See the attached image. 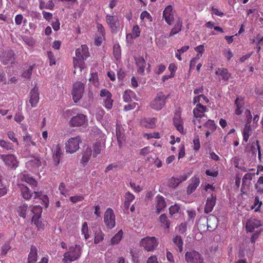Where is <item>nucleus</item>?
Returning a JSON list of instances; mask_svg holds the SVG:
<instances>
[{
    "mask_svg": "<svg viewBox=\"0 0 263 263\" xmlns=\"http://www.w3.org/2000/svg\"><path fill=\"white\" fill-rule=\"evenodd\" d=\"M104 239V233L100 229L96 231L95 235L94 242L95 243H100Z\"/></svg>",
    "mask_w": 263,
    "mask_h": 263,
    "instance_id": "obj_45",
    "label": "nucleus"
},
{
    "mask_svg": "<svg viewBox=\"0 0 263 263\" xmlns=\"http://www.w3.org/2000/svg\"><path fill=\"white\" fill-rule=\"evenodd\" d=\"M23 40L29 46H33L35 44V41L32 36H25Z\"/></svg>",
    "mask_w": 263,
    "mask_h": 263,
    "instance_id": "obj_51",
    "label": "nucleus"
},
{
    "mask_svg": "<svg viewBox=\"0 0 263 263\" xmlns=\"http://www.w3.org/2000/svg\"><path fill=\"white\" fill-rule=\"evenodd\" d=\"M261 221L257 219H249L247 221L246 230L248 232H252L254 231L255 229L261 226Z\"/></svg>",
    "mask_w": 263,
    "mask_h": 263,
    "instance_id": "obj_22",
    "label": "nucleus"
},
{
    "mask_svg": "<svg viewBox=\"0 0 263 263\" xmlns=\"http://www.w3.org/2000/svg\"><path fill=\"white\" fill-rule=\"evenodd\" d=\"M35 66V64H34L31 66H29L27 68H24L22 76L26 79H30L32 74L33 69Z\"/></svg>",
    "mask_w": 263,
    "mask_h": 263,
    "instance_id": "obj_38",
    "label": "nucleus"
},
{
    "mask_svg": "<svg viewBox=\"0 0 263 263\" xmlns=\"http://www.w3.org/2000/svg\"><path fill=\"white\" fill-rule=\"evenodd\" d=\"M34 198H40L42 200L43 203L46 206H47L49 203V199L47 195L43 194L42 192H37L36 191H34Z\"/></svg>",
    "mask_w": 263,
    "mask_h": 263,
    "instance_id": "obj_36",
    "label": "nucleus"
},
{
    "mask_svg": "<svg viewBox=\"0 0 263 263\" xmlns=\"http://www.w3.org/2000/svg\"><path fill=\"white\" fill-rule=\"evenodd\" d=\"M123 99L124 101L128 102L132 101V99L137 101L138 98L134 91L131 89H126L123 95Z\"/></svg>",
    "mask_w": 263,
    "mask_h": 263,
    "instance_id": "obj_29",
    "label": "nucleus"
},
{
    "mask_svg": "<svg viewBox=\"0 0 263 263\" xmlns=\"http://www.w3.org/2000/svg\"><path fill=\"white\" fill-rule=\"evenodd\" d=\"M204 128L208 129L210 131L213 132L215 131L217 126L214 122V121L209 119L208 121L205 122L203 125Z\"/></svg>",
    "mask_w": 263,
    "mask_h": 263,
    "instance_id": "obj_43",
    "label": "nucleus"
},
{
    "mask_svg": "<svg viewBox=\"0 0 263 263\" xmlns=\"http://www.w3.org/2000/svg\"><path fill=\"white\" fill-rule=\"evenodd\" d=\"M0 146L6 151H13L14 145L10 142L0 139Z\"/></svg>",
    "mask_w": 263,
    "mask_h": 263,
    "instance_id": "obj_41",
    "label": "nucleus"
},
{
    "mask_svg": "<svg viewBox=\"0 0 263 263\" xmlns=\"http://www.w3.org/2000/svg\"><path fill=\"white\" fill-rule=\"evenodd\" d=\"M18 177L21 181H25L29 184L34 191H35V187L37 186L38 183L37 181H36L34 178L29 175V174H21Z\"/></svg>",
    "mask_w": 263,
    "mask_h": 263,
    "instance_id": "obj_17",
    "label": "nucleus"
},
{
    "mask_svg": "<svg viewBox=\"0 0 263 263\" xmlns=\"http://www.w3.org/2000/svg\"><path fill=\"white\" fill-rule=\"evenodd\" d=\"M255 146L257 147V149L258 150V158L259 160L261 162V152H260V144H259V141H256L255 143H253L252 144L251 146V149L252 151L253 154L256 155V148Z\"/></svg>",
    "mask_w": 263,
    "mask_h": 263,
    "instance_id": "obj_42",
    "label": "nucleus"
},
{
    "mask_svg": "<svg viewBox=\"0 0 263 263\" xmlns=\"http://www.w3.org/2000/svg\"><path fill=\"white\" fill-rule=\"evenodd\" d=\"M262 204V201H260L258 196H256L254 199V206H252V209L254 208V206H256L258 205L257 208L255 209V211H259L260 209Z\"/></svg>",
    "mask_w": 263,
    "mask_h": 263,
    "instance_id": "obj_57",
    "label": "nucleus"
},
{
    "mask_svg": "<svg viewBox=\"0 0 263 263\" xmlns=\"http://www.w3.org/2000/svg\"><path fill=\"white\" fill-rule=\"evenodd\" d=\"M23 138L24 141L26 142L27 144L30 145V144H31L34 146H36V142L32 140V136H30V134L26 133L23 136ZM28 142H30V144H28Z\"/></svg>",
    "mask_w": 263,
    "mask_h": 263,
    "instance_id": "obj_48",
    "label": "nucleus"
},
{
    "mask_svg": "<svg viewBox=\"0 0 263 263\" xmlns=\"http://www.w3.org/2000/svg\"><path fill=\"white\" fill-rule=\"evenodd\" d=\"M185 259L189 263H205L201 254L194 250L187 251L185 254Z\"/></svg>",
    "mask_w": 263,
    "mask_h": 263,
    "instance_id": "obj_9",
    "label": "nucleus"
},
{
    "mask_svg": "<svg viewBox=\"0 0 263 263\" xmlns=\"http://www.w3.org/2000/svg\"><path fill=\"white\" fill-rule=\"evenodd\" d=\"M208 111L206 106L202 104H197L193 110V122L195 124H200L203 117H206L205 112Z\"/></svg>",
    "mask_w": 263,
    "mask_h": 263,
    "instance_id": "obj_2",
    "label": "nucleus"
},
{
    "mask_svg": "<svg viewBox=\"0 0 263 263\" xmlns=\"http://www.w3.org/2000/svg\"><path fill=\"white\" fill-rule=\"evenodd\" d=\"M256 38L257 39L258 41L256 43L255 49H256V53H259L261 49V45H263V36L259 37V35H258L256 36Z\"/></svg>",
    "mask_w": 263,
    "mask_h": 263,
    "instance_id": "obj_53",
    "label": "nucleus"
},
{
    "mask_svg": "<svg viewBox=\"0 0 263 263\" xmlns=\"http://www.w3.org/2000/svg\"><path fill=\"white\" fill-rule=\"evenodd\" d=\"M166 67L164 64H160L157 66L154 71L156 74H160L165 71Z\"/></svg>",
    "mask_w": 263,
    "mask_h": 263,
    "instance_id": "obj_54",
    "label": "nucleus"
},
{
    "mask_svg": "<svg viewBox=\"0 0 263 263\" xmlns=\"http://www.w3.org/2000/svg\"><path fill=\"white\" fill-rule=\"evenodd\" d=\"M37 249L36 247L31 246L30 253L28 254L27 263H35L37 260Z\"/></svg>",
    "mask_w": 263,
    "mask_h": 263,
    "instance_id": "obj_32",
    "label": "nucleus"
},
{
    "mask_svg": "<svg viewBox=\"0 0 263 263\" xmlns=\"http://www.w3.org/2000/svg\"><path fill=\"white\" fill-rule=\"evenodd\" d=\"M14 53L12 51L5 53L1 58V61L4 64L12 63L14 61Z\"/></svg>",
    "mask_w": 263,
    "mask_h": 263,
    "instance_id": "obj_33",
    "label": "nucleus"
},
{
    "mask_svg": "<svg viewBox=\"0 0 263 263\" xmlns=\"http://www.w3.org/2000/svg\"><path fill=\"white\" fill-rule=\"evenodd\" d=\"M7 189L0 178V197L5 196L7 194Z\"/></svg>",
    "mask_w": 263,
    "mask_h": 263,
    "instance_id": "obj_58",
    "label": "nucleus"
},
{
    "mask_svg": "<svg viewBox=\"0 0 263 263\" xmlns=\"http://www.w3.org/2000/svg\"><path fill=\"white\" fill-rule=\"evenodd\" d=\"M125 198L124 206L125 209H128L131 202L134 200L135 197L133 194L130 193V192H127L125 193Z\"/></svg>",
    "mask_w": 263,
    "mask_h": 263,
    "instance_id": "obj_37",
    "label": "nucleus"
},
{
    "mask_svg": "<svg viewBox=\"0 0 263 263\" xmlns=\"http://www.w3.org/2000/svg\"><path fill=\"white\" fill-rule=\"evenodd\" d=\"M105 21L112 32H117L120 29V21L116 15L107 14Z\"/></svg>",
    "mask_w": 263,
    "mask_h": 263,
    "instance_id": "obj_10",
    "label": "nucleus"
},
{
    "mask_svg": "<svg viewBox=\"0 0 263 263\" xmlns=\"http://www.w3.org/2000/svg\"><path fill=\"white\" fill-rule=\"evenodd\" d=\"M81 142H82V139L80 136L69 139L65 144L66 152L69 154L76 152L79 149V145Z\"/></svg>",
    "mask_w": 263,
    "mask_h": 263,
    "instance_id": "obj_6",
    "label": "nucleus"
},
{
    "mask_svg": "<svg viewBox=\"0 0 263 263\" xmlns=\"http://www.w3.org/2000/svg\"><path fill=\"white\" fill-rule=\"evenodd\" d=\"M17 185L21 191L22 196L24 199L29 200L32 196V193L29 187L24 184L18 183Z\"/></svg>",
    "mask_w": 263,
    "mask_h": 263,
    "instance_id": "obj_20",
    "label": "nucleus"
},
{
    "mask_svg": "<svg viewBox=\"0 0 263 263\" xmlns=\"http://www.w3.org/2000/svg\"><path fill=\"white\" fill-rule=\"evenodd\" d=\"M28 209V205L27 203H24L22 205L18 207L17 209V212L20 216L23 218H26V211Z\"/></svg>",
    "mask_w": 263,
    "mask_h": 263,
    "instance_id": "obj_40",
    "label": "nucleus"
},
{
    "mask_svg": "<svg viewBox=\"0 0 263 263\" xmlns=\"http://www.w3.org/2000/svg\"><path fill=\"white\" fill-rule=\"evenodd\" d=\"M168 96H166L161 91L157 93L155 98L151 102L150 106L151 108L157 111L161 110L165 105V101Z\"/></svg>",
    "mask_w": 263,
    "mask_h": 263,
    "instance_id": "obj_5",
    "label": "nucleus"
},
{
    "mask_svg": "<svg viewBox=\"0 0 263 263\" xmlns=\"http://www.w3.org/2000/svg\"><path fill=\"white\" fill-rule=\"evenodd\" d=\"M40 99L39 88L34 86L30 92L29 102L32 107H36Z\"/></svg>",
    "mask_w": 263,
    "mask_h": 263,
    "instance_id": "obj_14",
    "label": "nucleus"
},
{
    "mask_svg": "<svg viewBox=\"0 0 263 263\" xmlns=\"http://www.w3.org/2000/svg\"><path fill=\"white\" fill-rule=\"evenodd\" d=\"M180 206L177 204L172 205L169 208V213L171 216H173L174 214L178 213L180 211Z\"/></svg>",
    "mask_w": 263,
    "mask_h": 263,
    "instance_id": "obj_52",
    "label": "nucleus"
},
{
    "mask_svg": "<svg viewBox=\"0 0 263 263\" xmlns=\"http://www.w3.org/2000/svg\"><path fill=\"white\" fill-rule=\"evenodd\" d=\"M156 209L157 214H160L166 206V203L163 196L158 195L156 197Z\"/></svg>",
    "mask_w": 263,
    "mask_h": 263,
    "instance_id": "obj_18",
    "label": "nucleus"
},
{
    "mask_svg": "<svg viewBox=\"0 0 263 263\" xmlns=\"http://www.w3.org/2000/svg\"><path fill=\"white\" fill-rule=\"evenodd\" d=\"M123 231L120 230L118 232L116 235L113 236L111 239V243L112 244H117L120 241L122 236H123Z\"/></svg>",
    "mask_w": 263,
    "mask_h": 263,
    "instance_id": "obj_46",
    "label": "nucleus"
},
{
    "mask_svg": "<svg viewBox=\"0 0 263 263\" xmlns=\"http://www.w3.org/2000/svg\"><path fill=\"white\" fill-rule=\"evenodd\" d=\"M7 136L11 141L14 142L17 145H18V141L17 139L16 138L15 134L14 133V132L8 131L7 133Z\"/></svg>",
    "mask_w": 263,
    "mask_h": 263,
    "instance_id": "obj_55",
    "label": "nucleus"
},
{
    "mask_svg": "<svg viewBox=\"0 0 263 263\" xmlns=\"http://www.w3.org/2000/svg\"><path fill=\"white\" fill-rule=\"evenodd\" d=\"M91 154L92 151L91 150L84 152L81 159V163L83 164L88 163L90 156H91Z\"/></svg>",
    "mask_w": 263,
    "mask_h": 263,
    "instance_id": "obj_47",
    "label": "nucleus"
},
{
    "mask_svg": "<svg viewBox=\"0 0 263 263\" xmlns=\"http://www.w3.org/2000/svg\"><path fill=\"white\" fill-rule=\"evenodd\" d=\"M10 249H11L10 245L9 243H4L2 247V254L5 256Z\"/></svg>",
    "mask_w": 263,
    "mask_h": 263,
    "instance_id": "obj_64",
    "label": "nucleus"
},
{
    "mask_svg": "<svg viewBox=\"0 0 263 263\" xmlns=\"http://www.w3.org/2000/svg\"><path fill=\"white\" fill-rule=\"evenodd\" d=\"M215 74L221 77V79L223 81H228L231 76V73H229L228 69L224 68H218L215 72Z\"/></svg>",
    "mask_w": 263,
    "mask_h": 263,
    "instance_id": "obj_34",
    "label": "nucleus"
},
{
    "mask_svg": "<svg viewBox=\"0 0 263 263\" xmlns=\"http://www.w3.org/2000/svg\"><path fill=\"white\" fill-rule=\"evenodd\" d=\"M103 220L108 229H111L116 226V216L111 208H107L105 212Z\"/></svg>",
    "mask_w": 263,
    "mask_h": 263,
    "instance_id": "obj_8",
    "label": "nucleus"
},
{
    "mask_svg": "<svg viewBox=\"0 0 263 263\" xmlns=\"http://www.w3.org/2000/svg\"><path fill=\"white\" fill-rule=\"evenodd\" d=\"M157 119L155 118H144L141 121V124L147 128H154L156 126Z\"/></svg>",
    "mask_w": 263,
    "mask_h": 263,
    "instance_id": "obj_24",
    "label": "nucleus"
},
{
    "mask_svg": "<svg viewBox=\"0 0 263 263\" xmlns=\"http://www.w3.org/2000/svg\"><path fill=\"white\" fill-rule=\"evenodd\" d=\"M135 64L137 67V72L142 76L144 73L146 66V62L143 57L135 58Z\"/></svg>",
    "mask_w": 263,
    "mask_h": 263,
    "instance_id": "obj_21",
    "label": "nucleus"
},
{
    "mask_svg": "<svg viewBox=\"0 0 263 263\" xmlns=\"http://www.w3.org/2000/svg\"><path fill=\"white\" fill-rule=\"evenodd\" d=\"M140 18L141 20L147 18L149 21H152V20L151 14H150V13L147 11H143L141 12L140 14Z\"/></svg>",
    "mask_w": 263,
    "mask_h": 263,
    "instance_id": "obj_59",
    "label": "nucleus"
},
{
    "mask_svg": "<svg viewBox=\"0 0 263 263\" xmlns=\"http://www.w3.org/2000/svg\"><path fill=\"white\" fill-rule=\"evenodd\" d=\"M251 132L250 124L247 123L242 130L243 140L245 142H247L249 140V137L251 135Z\"/></svg>",
    "mask_w": 263,
    "mask_h": 263,
    "instance_id": "obj_35",
    "label": "nucleus"
},
{
    "mask_svg": "<svg viewBox=\"0 0 263 263\" xmlns=\"http://www.w3.org/2000/svg\"><path fill=\"white\" fill-rule=\"evenodd\" d=\"M163 17L167 24L171 25L173 22L174 20V12L171 6L169 5L165 7L163 11Z\"/></svg>",
    "mask_w": 263,
    "mask_h": 263,
    "instance_id": "obj_16",
    "label": "nucleus"
},
{
    "mask_svg": "<svg viewBox=\"0 0 263 263\" xmlns=\"http://www.w3.org/2000/svg\"><path fill=\"white\" fill-rule=\"evenodd\" d=\"M88 231V224L87 222H84L81 228V233L82 234H83L85 239H87L89 237Z\"/></svg>",
    "mask_w": 263,
    "mask_h": 263,
    "instance_id": "obj_50",
    "label": "nucleus"
},
{
    "mask_svg": "<svg viewBox=\"0 0 263 263\" xmlns=\"http://www.w3.org/2000/svg\"><path fill=\"white\" fill-rule=\"evenodd\" d=\"M70 251L65 253V259L66 260L74 261L78 260L82 255V248L80 245L76 244L73 247H70Z\"/></svg>",
    "mask_w": 263,
    "mask_h": 263,
    "instance_id": "obj_4",
    "label": "nucleus"
},
{
    "mask_svg": "<svg viewBox=\"0 0 263 263\" xmlns=\"http://www.w3.org/2000/svg\"><path fill=\"white\" fill-rule=\"evenodd\" d=\"M180 182H181L180 178L172 177L168 181V186L172 187H175L179 185Z\"/></svg>",
    "mask_w": 263,
    "mask_h": 263,
    "instance_id": "obj_49",
    "label": "nucleus"
},
{
    "mask_svg": "<svg viewBox=\"0 0 263 263\" xmlns=\"http://www.w3.org/2000/svg\"><path fill=\"white\" fill-rule=\"evenodd\" d=\"M32 212L34 214L32 218V222H33L34 224H35L36 221H38L41 216L42 208L40 205L34 206L32 209Z\"/></svg>",
    "mask_w": 263,
    "mask_h": 263,
    "instance_id": "obj_25",
    "label": "nucleus"
},
{
    "mask_svg": "<svg viewBox=\"0 0 263 263\" xmlns=\"http://www.w3.org/2000/svg\"><path fill=\"white\" fill-rule=\"evenodd\" d=\"M87 119L85 115L83 114H78L76 116L72 117L69 122L70 126L78 127L84 126L87 123Z\"/></svg>",
    "mask_w": 263,
    "mask_h": 263,
    "instance_id": "obj_12",
    "label": "nucleus"
},
{
    "mask_svg": "<svg viewBox=\"0 0 263 263\" xmlns=\"http://www.w3.org/2000/svg\"><path fill=\"white\" fill-rule=\"evenodd\" d=\"M113 54L116 60L121 58V49L119 44H115L113 46Z\"/></svg>",
    "mask_w": 263,
    "mask_h": 263,
    "instance_id": "obj_44",
    "label": "nucleus"
},
{
    "mask_svg": "<svg viewBox=\"0 0 263 263\" xmlns=\"http://www.w3.org/2000/svg\"><path fill=\"white\" fill-rule=\"evenodd\" d=\"M106 144L105 142L102 141H96L92 145V156L94 157L100 154L102 149L105 148Z\"/></svg>",
    "mask_w": 263,
    "mask_h": 263,
    "instance_id": "obj_19",
    "label": "nucleus"
},
{
    "mask_svg": "<svg viewBox=\"0 0 263 263\" xmlns=\"http://www.w3.org/2000/svg\"><path fill=\"white\" fill-rule=\"evenodd\" d=\"M84 90V83L77 81L73 85L71 94L73 101L78 102L82 97Z\"/></svg>",
    "mask_w": 263,
    "mask_h": 263,
    "instance_id": "obj_7",
    "label": "nucleus"
},
{
    "mask_svg": "<svg viewBox=\"0 0 263 263\" xmlns=\"http://www.w3.org/2000/svg\"><path fill=\"white\" fill-rule=\"evenodd\" d=\"M173 242L177 246V251L182 252L183 250V241L181 236L179 235L173 236Z\"/></svg>",
    "mask_w": 263,
    "mask_h": 263,
    "instance_id": "obj_31",
    "label": "nucleus"
},
{
    "mask_svg": "<svg viewBox=\"0 0 263 263\" xmlns=\"http://www.w3.org/2000/svg\"><path fill=\"white\" fill-rule=\"evenodd\" d=\"M140 29L138 25H135L133 27L132 35L134 37H138L140 34Z\"/></svg>",
    "mask_w": 263,
    "mask_h": 263,
    "instance_id": "obj_62",
    "label": "nucleus"
},
{
    "mask_svg": "<svg viewBox=\"0 0 263 263\" xmlns=\"http://www.w3.org/2000/svg\"><path fill=\"white\" fill-rule=\"evenodd\" d=\"M182 21L181 18H178L174 27L172 29L170 32L168 34V36H173L178 33L180 31H181V28L182 27Z\"/></svg>",
    "mask_w": 263,
    "mask_h": 263,
    "instance_id": "obj_30",
    "label": "nucleus"
},
{
    "mask_svg": "<svg viewBox=\"0 0 263 263\" xmlns=\"http://www.w3.org/2000/svg\"><path fill=\"white\" fill-rule=\"evenodd\" d=\"M201 58V56H199V54H197L196 57L194 58H193L190 61V68L193 69L194 68L195 64H196L197 61H198L199 59Z\"/></svg>",
    "mask_w": 263,
    "mask_h": 263,
    "instance_id": "obj_61",
    "label": "nucleus"
},
{
    "mask_svg": "<svg viewBox=\"0 0 263 263\" xmlns=\"http://www.w3.org/2000/svg\"><path fill=\"white\" fill-rule=\"evenodd\" d=\"M140 246L147 251H154L157 248L159 241L155 236H146L142 238Z\"/></svg>",
    "mask_w": 263,
    "mask_h": 263,
    "instance_id": "obj_3",
    "label": "nucleus"
},
{
    "mask_svg": "<svg viewBox=\"0 0 263 263\" xmlns=\"http://www.w3.org/2000/svg\"><path fill=\"white\" fill-rule=\"evenodd\" d=\"M100 96L104 97L103 101L106 108L111 109L114 102L113 99H111V93L107 89H102L100 91Z\"/></svg>",
    "mask_w": 263,
    "mask_h": 263,
    "instance_id": "obj_13",
    "label": "nucleus"
},
{
    "mask_svg": "<svg viewBox=\"0 0 263 263\" xmlns=\"http://www.w3.org/2000/svg\"><path fill=\"white\" fill-rule=\"evenodd\" d=\"M159 221L162 226L165 227L166 229H169L171 221L165 214H161L159 216Z\"/></svg>",
    "mask_w": 263,
    "mask_h": 263,
    "instance_id": "obj_39",
    "label": "nucleus"
},
{
    "mask_svg": "<svg viewBox=\"0 0 263 263\" xmlns=\"http://www.w3.org/2000/svg\"><path fill=\"white\" fill-rule=\"evenodd\" d=\"M62 154V151L59 144L55 146V149L53 154L52 158L53 159V163L55 166H58L60 162V157Z\"/></svg>",
    "mask_w": 263,
    "mask_h": 263,
    "instance_id": "obj_27",
    "label": "nucleus"
},
{
    "mask_svg": "<svg viewBox=\"0 0 263 263\" xmlns=\"http://www.w3.org/2000/svg\"><path fill=\"white\" fill-rule=\"evenodd\" d=\"M90 56L88 48L86 44L81 45L76 49V57H73L74 72H76L77 68L80 71H82L85 67V61Z\"/></svg>",
    "mask_w": 263,
    "mask_h": 263,
    "instance_id": "obj_1",
    "label": "nucleus"
},
{
    "mask_svg": "<svg viewBox=\"0 0 263 263\" xmlns=\"http://www.w3.org/2000/svg\"><path fill=\"white\" fill-rule=\"evenodd\" d=\"M83 199L84 197L82 195L71 196L70 198V201L73 203H76L78 201H81Z\"/></svg>",
    "mask_w": 263,
    "mask_h": 263,
    "instance_id": "obj_63",
    "label": "nucleus"
},
{
    "mask_svg": "<svg viewBox=\"0 0 263 263\" xmlns=\"http://www.w3.org/2000/svg\"><path fill=\"white\" fill-rule=\"evenodd\" d=\"M200 183V180L197 177H193L191 179V182L187 187V192L188 194H191L195 191Z\"/></svg>",
    "mask_w": 263,
    "mask_h": 263,
    "instance_id": "obj_26",
    "label": "nucleus"
},
{
    "mask_svg": "<svg viewBox=\"0 0 263 263\" xmlns=\"http://www.w3.org/2000/svg\"><path fill=\"white\" fill-rule=\"evenodd\" d=\"M234 104L236 106L235 114L239 116L243 111V107L244 106V99L242 97H238L234 101Z\"/></svg>",
    "mask_w": 263,
    "mask_h": 263,
    "instance_id": "obj_23",
    "label": "nucleus"
},
{
    "mask_svg": "<svg viewBox=\"0 0 263 263\" xmlns=\"http://www.w3.org/2000/svg\"><path fill=\"white\" fill-rule=\"evenodd\" d=\"M173 123L177 129L182 134H183V121L180 115L176 116L173 118Z\"/></svg>",
    "mask_w": 263,
    "mask_h": 263,
    "instance_id": "obj_28",
    "label": "nucleus"
},
{
    "mask_svg": "<svg viewBox=\"0 0 263 263\" xmlns=\"http://www.w3.org/2000/svg\"><path fill=\"white\" fill-rule=\"evenodd\" d=\"M217 201V196L215 194H212L206 199V202L204 206L205 213L208 214L212 211Z\"/></svg>",
    "mask_w": 263,
    "mask_h": 263,
    "instance_id": "obj_15",
    "label": "nucleus"
},
{
    "mask_svg": "<svg viewBox=\"0 0 263 263\" xmlns=\"http://www.w3.org/2000/svg\"><path fill=\"white\" fill-rule=\"evenodd\" d=\"M177 69V67L174 63H171L168 66V70L171 71V76L174 77L175 76V72Z\"/></svg>",
    "mask_w": 263,
    "mask_h": 263,
    "instance_id": "obj_60",
    "label": "nucleus"
},
{
    "mask_svg": "<svg viewBox=\"0 0 263 263\" xmlns=\"http://www.w3.org/2000/svg\"><path fill=\"white\" fill-rule=\"evenodd\" d=\"M48 58L49 59V66H53L56 64L55 59L54 58V53L52 51L47 52Z\"/></svg>",
    "mask_w": 263,
    "mask_h": 263,
    "instance_id": "obj_56",
    "label": "nucleus"
},
{
    "mask_svg": "<svg viewBox=\"0 0 263 263\" xmlns=\"http://www.w3.org/2000/svg\"><path fill=\"white\" fill-rule=\"evenodd\" d=\"M0 158L3 160L8 168L15 169L18 166V162L13 154H2Z\"/></svg>",
    "mask_w": 263,
    "mask_h": 263,
    "instance_id": "obj_11",
    "label": "nucleus"
}]
</instances>
